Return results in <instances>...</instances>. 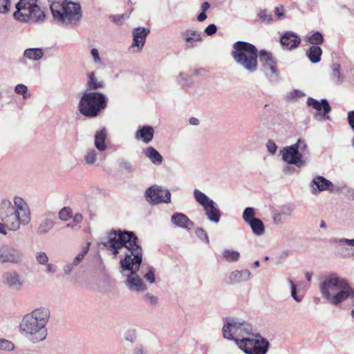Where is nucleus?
Instances as JSON below:
<instances>
[{
    "mask_svg": "<svg viewBox=\"0 0 354 354\" xmlns=\"http://www.w3.org/2000/svg\"><path fill=\"white\" fill-rule=\"evenodd\" d=\"M1 282L8 288L19 291L24 287L25 280L17 271L12 270L3 273Z\"/></svg>",
    "mask_w": 354,
    "mask_h": 354,
    "instance_id": "nucleus-16",
    "label": "nucleus"
},
{
    "mask_svg": "<svg viewBox=\"0 0 354 354\" xmlns=\"http://www.w3.org/2000/svg\"><path fill=\"white\" fill-rule=\"evenodd\" d=\"M295 210V207L291 204H285L279 207L278 209H274L272 212L273 222L277 224H281L283 219L290 217Z\"/></svg>",
    "mask_w": 354,
    "mask_h": 354,
    "instance_id": "nucleus-21",
    "label": "nucleus"
},
{
    "mask_svg": "<svg viewBox=\"0 0 354 354\" xmlns=\"http://www.w3.org/2000/svg\"><path fill=\"white\" fill-rule=\"evenodd\" d=\"M306 55L313 64H317L321 60L322 50L319 46H311L306 50Z\"/></svg>",
    "mask_w": 354,
    "mask_h": 354,
    "instance_id": "nucleus-31",
    "label": "nucleus"
},
{
    "mask_svg": "<svg viewBox=\"0 0 354 354\" xmlns=\"http://www.w3.org/2000/svg\"><path fill=\"white\" fill-rule=\"evenodd\" d=\"M72 218V210L69 207H64L59 212V218L67 221Z\"/></svg>",
    "mask_w": 354,
    "mask_h": 354,
    "instance_id": "nucleus-42",
    "label": "nucleus"
},
{
    "mask_svg": "<svg viewBox=\"0 0 354 354\" xmlns=\"http://www.w3.org/2000/svg\"><path fill=\"white\" fill-rule=\"evenodd\" d=\"M149 32L150 30L144 27H138L133 29V41L129 48L132 53H137L142 51Z\"/></svg>",
    "mask_w": 354,
    "mask_h": 354,
    "instance_id": "nucleus-17",
    "label": "nucleus"
},
{
    "mask_svg": "<svg viewBox=\"0 0 354 354\" xmlns=\"http://www.w3.org/2000/svg\"><path fill=\"white\" fill-rule=\"evenodd\" d=\"M145 299L151 305H156L158 302V297L150 293H147L145 295Z\"/></svg>",
    "mask_w": 354,
    "mask_h": 354,
    "instance_id": "nucleus-53",
    "label": "nucleus"
},
{
    "mask_svg": "<svg viewBox=\"0 0 354 354\" xmlns=\"http://www.w3.org/2000/svg\"><path fill=\"white\" fill-rule=\"evenodd\" d=\"M347 120L349 126L351 127V129L354 131V111H351L348 112Z\"/></svg>",
    "mask_w": 354,
    "mask_h": 354,
    "instance_id": "nucleus-57",
    "label": "nucleus"
},
{
    "mask_svg": "<svg viewBox=\"0 0 354 354\" xmlns=\"http://www.w3.org/2000/svg\"><path fill=\"white\" fill-rule=\"evenodd\" d=\"M143 153L153 164L160 165L162 163V156L154 147H147L143 149Z\"/></svg>",
    "mask_w": 354,
    "mask_h": 354,
    "instance_id": "nucleus-30",
    "label": "nucleus"
},
{
    "mask_svg": "<svg viewBox=\"0 0 354 354\" xmlns=\"http://www.w3.org/2000/svg\"><path fill=\"white\" fill-rule=\"evenodd\" d=\"M223 258L228 261H238L240 259V253L238 251L225 250L223 252Z\"/></svg>",
    "mask_w": 354,
    "mask_h": 354,
    "instance_id": "nucleus-35",
    "label": "nucleus"
},
{
    "mask_svg": "<svg viewBox=\"0 0 354 354\" xmlns=\"http://www.w3.org/2000/svg\"><path fill=\"white\" fill-rule=\"evenodd\" d=\"M189 122L192 125H198V123H199L198 120L197 118H190Z\"/></svg>",
    "mask_w": 354,
    "mask_h": 354,
    "instance_id": "nucleus-64",
    "label": "nucleus"
},
{
    "mask_svg": "<svg viewBox=\"0 0 354 354\" xmlns=\"http://www.w3.org/2000/svg\"><path fill=\"white\" fill-rule=\"evenodd\" d=\"M180 36L185 43V49L194 48L203 41L202 32L191 28L182 31Z\"/></svg>",
    "mask_w": 354,
    "mask_h": 354,
    "instance_id": "nucleus-19",
    "label": "nucleus"
},
{
    "mask_svg": "<svg viewBox=\"0 0 354 354\" xmlns=\"http://www.w3.org/2000/svg\"><path fill=\"white\" fill-rule=\"evenodd\" d=\"M266 147H267V149H268V151L271 154L275 153V152L277 151V145H276V144L274 143V141L270 140H268V142H267Z\"/></svg>",
    "mask_w": 354,
    "mask_h": 354,
    "instance_id": "nucleus-54",
    "label": "nucleus"
},
{
    "mask_svg": "<svg viewBox=\"0 0 354 354\" xmlns=\"http://www.w3.org/2000/svg\"><path fill=\"white\" fill-rule=\"evenodd\" d=\"M15 92L19 95H23L24 98L26 99L28 96L26 95L28 92V87L23 84H19L15 87Z\"/></svg>",
    "mask_w": 354,
    "mask_h": 354,
    "instance_id": "nucleus-48",
    "label": "nucleus"
},
{
    "mask_svg": "<svg viewBox=\"0 0 354 354\" xmlns=\"http://www.w3.org/2000/svg\"><path fill=\"white\" fill-rule=\"evenodd\" d=\"M102 155L103 152H99L97 149L88 148L84 152L83 159L87 165H98L97 160Z\"/></svg>",
    "mask_w": 354,
    "mask_h": 354,
    "instance_id": "nucleus-26",
    "label": "nucleus"
},
{
    "mask_svg": "<svg viewBox=\"0 0 354 354\" xmlns=\"http://www.w3.org/2000/svg\"><path fill=\"white\" fill-rule=\"evenodd\" d=\"M251 276L252 274L249 270H234L229 274L227 282L233 284L247 281Z\"/></svg>",
    "mask_w": 354,
    "mask_h": 354,
    "instance_id": "nucleus-22",
    "label": "nucleus"
},
{
    "mask_svg": "<svg viewBox=\"0 0 354 354\" xmlns=\"http://www.w3.org/2000/svg\"><path fill=\"white\" fill-rule=\"evenodd\" d=\"M306 40L313 46H318L324 42V37L321 32L317 31L308 36Z\"/></svg>",
    "mask_w": 354,
    "mask_h": 354,
    "instance_id": "nucleus-36",
    "label": "nucleus"
},
{
    "mask_svg": "<svg viewBox=\"0 0 354 354\" xmlns=\"http://www.w3.org/2000/svg\"><path fill=\"white\" fill-rule=\"evenodd\" d=\"M262 22L266 24H270L272 22V16L266 10H261L258 14Z\"/></svg>",
    "mask_w": 354,
    "mask_h": 354,
    "instance_id": "nucleus-46",
    "label": "nucleus"
},
{
    "mask_svg": "<svg viewBox=\"0 0 354 354\" xmlns=\"http://www.w3.org/2000/svg\"><path fill=\"white\" fill-rule=\"evenodd\" d=\"M283 170L286 174H292L295 171V169L293 167L289 165L285 166Z\"/></svg>",
    "mask_w": 354,
    "mask_h": 354,
    "instance_id": "nucleus-63",
    "label": "nucleus"
},
{
    "mask_svg": "<svg viewBox=\"0 0 354 354\" xmlns=\"http://www.w3.org/2000/svg\"><path fill=\"white\" fill-rule=\"evenodd\" d=\"M193 194L196 201L203 207L207 219L212 223H218L221 219V212L216 203L198 189H195Z\"/></svg>",
    "mask_w": 354,
    "mask_h": 354,
    "instance_id": "nucleus-12",
    "label": "nucleus"
},
{
    "mask_svg": "<svg viewBox=\"0 0 354 354\" xmlns=\"http://www.w3.org/2000/svg\"><path fill=\"white\" fill-rule=\"evenodd\" d=\"M77 266L76 264H73V261L66 263L63 270L66 274H69L75 267Z\"/></svg>",
    "mask_w": 354,
    "mask_h": 354,
    "instance_id": "nucleus-55",
    "label": "nucleus"
},
{
    "mask_svg": "<svg viewBox=\"0 0 354 354\" xmlns=\"http://www.w3.org/2000/svg\"><path fill=\"white\" fill-rule=\"evenodd\" d=\"M176 80L182 86H189L191 84V77L185 73H180Z\"/></svg>",
    "mask_w": 354,
    "mask_h": 354,
    "instance_id": "nucleus-39",
    "label": "nucleus"
},
{
    "mask_svg": "<svg viewBox=\"0 0 354 354\" xmlns=\"http://www.w3.org/2000/svg\"><path fill=\"white\" fill-rule=\"evenodd\" d=\"M251 227L252 232L257 236H261L265 232V226L259 218L250 221L248 223Z\"/></svg>",
    "mask_w": 354,
    "mask_h": 354,
    "instance_id": "nucleus-32",
    "label": "nucleus"
},
{
    "mask_svg": "<svg viewBox=\"0 0 354 354\" xmlns=\"http://www.w3.org/2000/svg\"><path fill=\"white\" fill-rule=\"evenodd\" d=\"M322 296L332 305L338 306L354 298V289L348 281L335 272L325 275L319 285Z\"/></svg>",
    "mask_w": 354,
    "mask_h": 354,
    "instance_id": "nucleus-4",
    "label": "nucleus"
},
{
    "mask_svg": "<svg viewBox=\"0 0 354 354\" xmlns=\"http://www.w3.org/2000/svg\"><path fill=\"white\" fill-rule=\"evenodd\" d=\"M154 136V129L151 126L140 127L137 130L135 138L138 140H142L145 143L150 142Z\"/></svg>",
    "mask_w": 354,
    "mask_h": 354,
    "instance_id": "nucleus-23",
    "label": "nucleus"
},
{
    "mask_svg": "<svg viewBox=\"0 0 354 354\" xmlns=\"http://www.w3.org/2000/svg\"><path fill=\"white\" fill-rule=\"evenodd\" d=\"M196 232L198 236H199L200 238L204 237L205 242L209 243L207 234L205 232V231H204L202 228L197 229Z\"/></svg>",
    "mask_w": 354,
    "mask_h": 354,
    "instance_id": "nucleus-58",
    "label": "nucleus"
},
{
    "mask_svg": "<svg viewBox=\"0 0 354 354\" xmlns=\"http://www.w3.org/2000/svg\"><path fill=\"white\" fill-rule=\"evenodd\" d=\"M311 192L317 194L320 192L328 191L332 192L335 190V185L331 181L323 176H315L310 183Z\"/></svg>",
    "mask_w": 354,
    "mask_h": 354,
    "instance_id": "nucleus-20",
    "label": "nucleus"
},
{
    "mask_svg": "<svg viewBox=\"0 0 354 354\" xmlns=\"http://www.w3.org/2000/svg\"><path fill=\"white\" fill-rule=\"evenodd\" d=\"M14 19L21 23L40 24L45 21V10L38 0H19L15 6Z\"/></svg>",
    "mask_w": 354,
    "mask_h": 354,
    "instance_id": "nucleus-7",
    "label": "nucleus"
},
{
    "mask_svg": "<svg viewBox=\"0 0 354 354\" xmlns=\"http://www.w3.org/2000/svg\"><path fill=\"white\" fill-rule=\"evenodd\" d=\"M306 152L307 145L304 140L301 139H299L295 144L284 147L281 151L282 159L286 162L299 167L306 165L304 156Z\"/></svg>",
    "mask_w": 354,
    "mask_h": 354,
    "instance_id": "nucleus-10",
    "label": "nucleus"
},
{
    "mask_svg": "<svg viewBox=\"0 0 354 354\" xmlns=\"http://www.w3.org/2000/svg\"><path fill=\"white\" fill-rule=\"evenodd\" d=\"M119 167L125 173L131 174L133 171V167L132 164L127 160H120L119 162Z\"/></svg>",
    "mask_w": 354,
    "mask_h": 354,
    "instance_id": "nucleus-45",
    "label": "nucleus"
},
{
    "mask_svg": "<svg viewBox=\"0 0 354 354\" xmlns=\"http://www.w3.org/2000/svg\"><path fill=\"white\" fill-rule=\"evenodd\" d=\"M106 136L107 132L104 128L95 132L94 136V145L95 149H97L99 152H104L107 149V146L105 143Z\"/></svg>",
    "mask_w": 354,
    "mask_h": 354,
    "instance_id": "nucleus-27",
    "label": "nucleus"
},
{
    "mask_svg": "<svg viewBox=\"0 0 354 354\" xmlns=\"http://www.w3.org/2000/svg\"><path fill=\"white\" fill-rule=\"evenodd\" d=\"M91 56L93 57V61L95 64L101 65L102 64V61L100 57L99 51L97 48H92L91 50Z\"/></svg>",
    "mask_w": 354,
    "mask_h": 354,
    "instance_id": "nucleus-50",
    "label": "nucleus"
},
{
    "mask_svg": "<svg viewBox=\"0 0 354 354\" xmlns=\"http://www.w3.org/2000/svg\"><path fill=\"white\" fill-rule=\"evenodd\" d=\"M308 105L317 111L315 115V118L317 120L322 121L330 119V116L328 113L330 111L331 108L326 100L323 99L319 102L315 99L308 98Z\"/></svg>",
    "mask_w": 354,
    "mask_h": 354,
    "instance_id": "nucleus-18",
    "label": "nucleus"
},
{
    "mask_svg": "<svg viewBox=\"0 0 354 354\" xmlns=\"http://www.w3.org/2000/svg\"><path fill=\"white\" fill-rule=\"evenodd\" d=\"M207 18V16L205 13V12H202L197 16V20L199 22H202L205 21Z\"/></svg>",
    "mask_w": 354,
    "mask_h": 354,
    "instance_id": "nucleus-62",
    "label": "nucleus"
},
{
    "mask_svg": "<svg viewBox=\"0 0 354 354\" xmlns=\"http://www.w3.org/2000/svg\"><path fill=\"white\" fill-rule=\"evenodd\" d=\"M259 53L254 45L239 41L233 44L231 55L237 65L247 72L253 73L258 69Z\"/></svg>",
    "mask_w": 354,
    "mask_h": 354,
    "instance_id": "nucleus-6",
    "label": "nucleus"
},
{
    "mask_svg": "<svg viewBox=\"0 0 354 354\" xmlns=\"http://www.w3.org/2000/svg\"><path fill=\"white\" fill-rule=\"evenodd\" d=\"M171 222L176 226L187 230H190L194 226L193 222L183 213H175L173 214Z\"/></svg>",
    "mask_w": 354,
    "mask_h": 354,
    "instance_id": "nucleus-25",
    "label": "nucleus"
},
{
    "mask_svg": "<svg viewBox=\"0 0 354 354\" xmlns=\"http://www.w3.org/2000/svg\"><path fill=\"white\" fill-rule=\"evenodd\" d=\"M252 332V326L240 318L228 317L223 319V337L227 340L234 342L237 346L242 339L251 336Z\"/></svg>",
    "mask_w": 354,
    "mask_h": 354,
    "instance_id": "nucleus-8",
    "label": "nucleus"
},
{
    "mask_svg": "<svg viewBox=\"0 0 354 354\" xmlns=\"http://www.w3.org/2000/svg\"><path fill=\"white\" fill-rule=\"evenodd\" d=\"M10 6V0H0V13H7L9 11Z\"/></svg>",
    "mask_w": 354,
    "mask_h": 354,
    "instance_id": "nucleus-49",
    "label": "nucleus"
},
{
    "mask_svg": "<svg viewBox=\"0 0 354 354\" xmlns=\"http://www.w3.org/2000/svg\"><path fill=\"white\" fill-rule=\"evenodd\" d=\"M261 69L270 82H276L279 80V73L277 68V62L272 54L267 50H261L259 53Z\"/></svg>",
    "mask_w": 354,
    "mask_h": 354,
    "instance_id": "nucleus-13",
    "label": "nucleus"
},
{
    "mask_svg": "<svg viewBox=\"0 0 354 354\" xmlns=\"http://www.w3.org/2000/svg\"><path fill=\"white\" fill-rule=\"evenodd\" d=\"M239 348L246 354H266L269 348L268 341L259 335L248 336L239 342Z\"/></svg>",
    "mask_w": 354,
    "mask_h": 354,
    "instance_id": "nucleus-11",
    "label": "nucleus"
},
{
    "mask_svg": "<svg viewBox=\"0 0 354 354\" xmlns=\"http://www.w3.org/2000/svg\"><path fill=\"white\" fill-rule=\"evenodd\" d=\"M72 218H73V223H75V225H77L79 223H80L82 221V215L80 213H77L75 214L73 216H72Z\"/></svg>",
    "mask_w": 354,
    "mask_h": 354,
    "instance_id": "nucleus-59",
    "label": "nucleus"
},
{
    "mask_svg": "<svg viewBox=\"0 0 354 354\" xmlns=\"http://www.w3.org/2000/svg\"><path fill=\"white\" fill-rule=\"evenodd\" d=\"M55 21L62 26H74L82 17V7L71 0H48Z\"/></svg>",
    "mask_w": 354,
    "mask_h": 354,
    "instance_id": "nucleus-5",
    "label": "nucleus"
},
{
    "mask_svg": "<svg viewBox=\"0 0 354 354\" xmlns=\"http://www.w3.org/2000/svg\"><path fill=\"white\" fill-rule=\"evenodd\" d=\"M87 86L91 90H95L104 86L102 82L97 81L95 77L94 73H91L88 75V81Z\"/></svg>",
    "mask_w": 354,
    "mask_h": 354,
    "instance_id": "nucleus-34",
    "label": "nucleus"
},
{
    "mask_svg": "<svg viewBox=\"0 0 354 354\" xmlns=\"http://www.w3.org/2000/svg\"><path fill=\"white\" fill-rule=\"evenodd\" d=\"M210 8V3L207 1H205L201 4V9L202 12L207 11Z\"/></svg>",
    "mask_w": 354,
    "mask_h": 354,
    "instance_id": "nucleus-61",
    "label": "nucleus"
},
{
    "mask_svg": "<svg viewBox=\"0 0 354 354\" xmlns=\"http://www.w3.org/2000/svg\"><path fill=\"white\" fill-rule=\"evenodd\" d=\"M106 106V97L101 93L86 92L82 96L78 109L81 114L88 118H95Z\"/></svg>",
    "mask_w": 354,
    "mask_h": 354,
    "instance_id": "nucleus-9",
    "label": "nucleus"
},
{
    "mask_svg": "<svg viewBox=\"0 0 354 354\" xmlns=\"http://www.w3.org/2000/svg\"><path fill=\"white\" fill-rule=\"evenodd\" d=\"M15 349L14 344L6 339L0 338V351H12Z\"/></svg>",
    "mask_w": 354,
    "mask_h": 354,
    "instance_id": "nucleus-38",
    "label": "nucleus"
},
{
    "mask_svg": "<svg viewBox=\"0 0 354 354\" xmlns=\"http://www.w3.org/2000/svg\"><path fill=\"white\" fill-rule=\"evenodd\" d=\"M49 259L47 254L43 251H39L35 254V260L37 265L42 266L46 261Z\"/></svg>",
    "mask_w": 354,
    "mask_h": 354,
    "instance_id": "nucleus-47",
    "label": "nucleus"
},
{
    "mask_svg": "<svg viewBox=\"0 0 354 354\" xmlns=\"http://www.w3.org/2000/svg\"><path fill=\"white\" fill-rule=\"evenodd\" d=\"M128 15L127 14H121L116 15H111L109 19L110 20L115 23L118 26H121L124 24L125 20L128 18Z\"/></svg>",
    "mask_w": 354,
    "mask_h": 354,
    "instance_id": "nucleus-44",
    "label": "nucleus"
},
{
    "mask_svg": "<svg viewBox=\"0 0 354 354\" xmlns=\"http://www.w3.org/2000/svg\"><path fill=\"white\" fill-rule=\"evenodd\" d=\"M144 277L146 280H147L149 283H153L155 282V274L152 269H150L148 272H147Z\"/></svg>",
    "mask_w": 354,
    "mask_h": 354,
    "instance_id": "nucleus-56",
    "label": "nucleus"
},
{
    "mask_svg": "<svg viewBox=\"0 0 354 354\" xmlns=\"http://www.w3.org/2000/svg\"><path fill=\"white\" fill-rule=\"evenodd\" d=\"M23 252L10 244H2L0 245V263L20 264L23 261Z\"/></svg>",
    "mask_w": 354,
    "mask_h": 354,
    "instance_id": "nucleus-14",
    "label": "nucleus"
},
{
    "mask_svg": "<svg viewBox=\"0 0 354 354\" xmlns=\"http://www.w3.org/2000/svg\"><path fill=\"white\" fill-rule=\"evenodd\" d=\"M275 17L278 20H282L285 18V8L283 6H280L275 8L274 10Z\"/></svg>",
    "mask_w": 354,
    "mask_h": 354,
    "instance_id": "nucleus-51",
    "label": "nucleus"
},
{
    "mask_svg": "<svg viewBox=\"0 0 354 354\" xmlns=\"http://www.w3.org/2000/svg\"><path fill=\"white\" fill-rule=\"evenodd\" d=\"M55 216L53 214H48L40 223L37 233L45 234L50 231L55 224Z\"/></svg>",
    "mask_w": 354,
    "mask_h": 354,
    "instance_id": "nucleus-28",
    "label": "nucleus"
},
{
    "mask_svg": "<svg viewBox=\"0 0 354 354\" xmlns=\"http://www.w3.org/2000/svg\"><path fill=\"white\" fill-rule=\"evenodd\" d=\"M217 31V27L215 24H209L207 26L205 30L204 33L208 36H212L215 34Z\"/></svg>",
    "mask_w": 354,
    "mask_h": 354,
    "instance_id": "nucleus-52",
    "label": "nucleus"
},
{
    "mask_svg": "<svg viewBox=\"0 0 354 354\" xmlns=\"http://www.w3.org/2000/svg\"><path fill=\"white\" fill-rule=\"evenodd\" d=\"M43 55L44 53L41 48H28L24 53V57L35 61L39 60Z\"/></svg>",
    "mask_w": 354,
    "mask_h": 354,
    "instance_id": "nucleus-33",
    "label": "nucleus"
},
{
    "mask_svg": "<svg viewBox=\"0 0 354 354\" xmlns=\"http://www.w3.org/2000/svg\"><path fill=\"white\" fill-rule=\"evenodd\" d=\"M50 317V310L46 307L37 308L25 315L19 324L21 334L32 343L44 341L48 332L46 324Z\"/></svg>",
    "mask_w": 354,
    "mask_h": 354,
    "instance_id": "nucleus-3",
    "label": "nucleus"
},
{
    "mask_svg": "<svg viewBox=\"0 0 354 354\" xmlns=\"http://www.w3.org/2000/svg\"><path fill=\"white\" fill-rule=\"evenodd\" d=\"M40 267L43 268V270H44V272L48 274H55L57 270V266L53 264V263H51L50 261V259H48V261H46L42 266H41Z\"/></svg>",
    "mask_w": 354,
    "mask_h": 354,
    "instance_id": "nucleus-40",
    "label": "nucleus"
},
{
    "mask_svg": "<svg viewBox=\"0 0 354 354\" xmlns=\"http://www.w3.org/2000/svg\"><path fill=\"white\" fill-rule=\"evenodd\" d=\"M104 247L115 258L120 254V272L127 277L125 283L131 291L142 292L147 290L138 271L142 261V249L132 232L112 230L107 234Z\"/></svg>",
    "mask_w": 354,
    "mask_h": 354,
    "instance_id": "nucleus-1",
    "label": "nucleus"
},
{
    "mask_svg": "<svg viewBox=\"0 0 354 354\" xmlns=\"http://www.w3.org/2000/svg\"><path fill=\"white\" fill-rule=\"evenodd\" d=\"M145 198L151 204L169 203L171 202L170 192L158 185H153L145 192Z\"/></svg>",
    "mask_w": 354,
    "mask_h": 354,
    "instance_id": "nucleus-15",
    "label": "nucleus"
},
{
    "mask_svg": "<svg viewBox=\"0 0 354 354\" xmlns=\"http://www.w3.org/2000/svg\"><path fill=\"white\" fill-rule=\"evenodd\" d=\"M300 38L292 32H287L281 36V45L288 50L296 48L300 44Z\"/></svg>",
    "mask_w": 354,
    "mask_h": 354,
    "instance_id": "nucleus-24",
    "label": "nucleus"
},
{
    "mask_svg": "<svg viewBox=\"0 0 354 354\" xmlns=\"http://www.w3.org/2000/svg\"><path fill=\"white\" fill-rule=\"evenodd\" d=\"M90 243H87L86 245L82 248L81 251L73 259V264L78 266L82 261L85 255L88 253Z\"/></svg>",
    "mask_w": 354,
    "mask_h": 354,
    "instance_id": "nucleus-37",
    "label": "nucleus"
},
{
    "mask_svg": "<svg viewBox=\"0 0 354 354\" xmlns=\"http://www.w3.org/2000/svg\"><path fill=\"white\" fill-rule=\"evenodd\" d=\"M255 216V212L254 208L252 207H247L245 209L243 213V219L246 223H248L250 221L253 219H256L257 218H254Z\"/></svg>",
    "mask_w": 354,
    "mask_h": 354,
    "instance_id": "nucleus-41",
    "label": "nucleus"
},
{
    "mask_svg": "<svg viewBox=\"0 0 354 354\" xmlns=\"http://www.w3.org/2000/svg\"><path fill=\"white\" fill-rule=\"evenodd\" d=\"M330 79L332 82L336 85L342 84L345 80V76L342 71L340 64L337 63L333 64L330 66Z\"/></svg>",
    "mask_w": 354,
    "mask_h": 354,
    "instance_id": "nucleus-29",
    "label": "nucleus"
},
{
    "mask_svg": "<svg viewBox=\"0 0 354 354\" xmlns=\"http://www.w3.org/2000/svg\"><path fill=\"white\" fill-rule=\"evenodd\" d=\"M338 242L339 243H345L348 245H352L354 247V239H348L346 238L339 239Z\"/></svg>",
    "mask_w": 354,
    "mask_h": 354,
    "instance_id": "nucleus-60",
    "label": "nucleus"
},
{
    "mask_svg": "<svg viewBox=\"0 0 354 354\" xmlns=\"http://www.w3.org/2000/svg\"><path fill=\"white\" fill-rule=\"evenodd\" d=\"M288 283L290 285L291 296H292V297L297 302H301L302 301V299H303V296L302 295H298L297 294V287H296V285L294 283L292 280L290 279H288Z\"/></svg>",
    "mask_w": 354,
    "mask_h": 354,
    "instance_id": "nucleus-43",
    "label": "nucleus"
},
{
    "mask_svg": "<svg viewBox=\"0 0 354 354\" xmlns=\"http://www.w3.org/2000/svg\"><path fill=\"white\" fill-rule=\"evenodd\" d=\"M0 234L6 236L8 232H17L21 226L28 225L31 221V212L27 202L15 196L12 202L3 200L0 204Z\"/></svg>",
    "mask_w": 354,
    "mask_h": 354,
    "instance_id": "nucleus-2",
    "label": "nucleus"
}]
</instances>
